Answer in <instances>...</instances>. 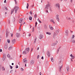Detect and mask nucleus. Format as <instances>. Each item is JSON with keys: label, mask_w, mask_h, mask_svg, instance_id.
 Here are the masks:
<instances>
[{"label": "nucleus", "mask_w": 75, "mask_h": 75, "mask_svg": "<svg viewBox=\"0 0 75 75\" xmlns=\"http://www.w3.org/2000/svg\"><path fill=\"white\" fill-rule=\"evenodd\" d=\"M37 22H36L35 23V27H37Z\"/></svg>", "instance_id": "39"}, {"label": "nucleus", "mask_w": 75, "mask_h": 75, "mask_svg": "<svg viewBox=\"0 0 75 75\" xmlns=\"http://www.w3.org/2000/svg\"><path fill=\"white\" fill-rule=\"evenodd\" d=\"M34 17L35 18H36V17H37V14H35V16H34Z\"/></svg>", "instance_id": "40"}, {"label": "nucleus", "mask_w": 75, "mask_h": 75, "mask_svg": "<svg viewBox=\"0 0 75 75\" xmlns=\"http://www.w3.org/2000/svg\"><path fill=\"white\" fill-rule=\"evenodd\" d=\"M13 34H11V37H13Z\"/></svg>", "instance_id": "55"}, {"label": "nucleus", "mask_w": 75, "mask_h": 75, "mask_svg": "<svg viewBox=\"0 0 75 75\" xmlns=\"http://www.w3.org/2000/svg\"><path fill=\"white\" fill-rule=\"evenodd\" d=\"M39 38L40 39H41V38H43V36H42V35L41 34L39 36Z\"/></svg>", "instance_id": "14"}, {"label": "nucleus", "mask_w": 75, "mask_h": 75, "mask_svg": "<svg viewBox=\"0 0 75 75\" xmlns=\"http://www.w3.org/2000/svg\"><path fill=\"white\" fill-rule=\"evenodd\" d=\"M32 31L33 32H34V27L33 28Z\"/></svg>", "instance_id": "42"}, {"label": "nucleus", "mask_w": 75, "mask_h": 75, "mask_svg": "<svg viewBox=\"0 0 75 75\" xmlns=\"http://www.w3.org/2000/svg\"><path fill=\"white\" fill-rule=\"evenodd\" d=\"M40 21V19H39V18H38V21Z\"/></svg>", "instance_id": "57"}, {"label": "nucleus", "mask_w": 75, "mask_h": 75, "mask_svg": "<svg viewBox=\"0 0 75 75\" xmlns=\"http://www.w3.org/2000/svg\"><path fill=\"white\" fill-rule=\"evenodd\" d=\"M16 43V39H13L12 40V44H14Z\"/></svg>", "instance_id": "7"}, {"label": "nucleus", "mask_w": 75, "mask_h": 75, "mask_svg": "<svg viewBox=\"0 0 75 75\" xmlns=\"http://www.w3.org/2000/svg\"><path fill=\"white\" fill-rule=\"evenodd\" d=\"M33 48H32L31 50V52H32V51H33Z\"/></svg>", "instance_id": "46"}, {"label": "nucleus", "mask_w": 75, "mask_h": 75, "mask_svg": "<svg viewBox=\"0 0 75 75\" xmlns=\"http://www.w3.org/2000/svg\"><path fill=\"white\" fill-rule=\"evenodd\" d=\"M67 71H69V67L68 66L67 67Z\"/></svg>", "instance_id": "28"}, {"label": "nucleus", "mask_w": 75, "mask_h": 75, "mask_svg": "<svg viewBox=\"0 0 75 75\" xmlns=\"http://www.w3.org/2000/svg\"><path fill=\"white\" fill-rule=\"evenodd\" d=\"M51 8V6L49 4H47L45 6V10H49Z\"/></svg>", "instance_id": "2"}, {"label": "nucleus", "mask_w": 75, "mask_h": 75, "mask_svg": "<svg viewBox=\"0 0 75 75\" xmlns=\"http://www.w3.org/2000/svg\"><path fill=\"white\" fill-rule=\"evenodd\" d=\"M4 9L5 10H7V7H5L4 8Z\"/></svg>", "instance_id": "38"}, {"label": "nucleus", "mask_w": 75, "mask_h": 75, "mask_svg": "<svg viewBox=\"0 0 75 75\" xmlns=\"http://www.w3.org/2000/svg\"><path fill=\"white\" fill-rule=\"evenodd\" d=\"M29 19L30 20H32V17L31 16H30L29 18Z\"/></svg>", "instance_id": "30"}, {"label": "nucleus", "mask_w": 75, "mask_h": 75, "mask_svg": "<svg viewBox=\"0 0 75 75\" xmlns=\"http://www.w3.org/2000/svg\"><path fill=\"white\" fill-rule=\"evenodd\" d=\"M51 21H52V23H53V24H55V23L54 22V20H53L52 19H51Z\"/></svg>", "instance_id": "23"}, {"label": "nucleus", "mask_w": 75, "mask_h": 75, "mask_svg": "<svg viewBox=\"0 0 75 75\" xmlns=\"http://www.w3.org/2000/svg\"><path fill=\"white\" fill-rule=\"evenodd\" d=\"M59 15H57L56 16V18L57 20L59 21Z\"/></svg>", "instance_id": "6"}, {"label": "nucleus", "mask_w": 75, "mask_h": 75, "mask_svg": "<svg viewBox=\"0 0 75 75\" xmlns=\"http://www.w3.org/2000/svg\"><path fill=\"white\" fill-rule=\"evenodd\" d=\"M19 30L20 31H21V27H20V28H19Z\"/></svg>", "instance_id": "54"}, {"label": "nucleus", "mask_w": 75, "mask_h": 75, "mask_svg": "<svg viewBox=\"0 0 75 75\" xmlns=\"http://www.w3.org/2000/svg\"><path fill=\"white\" fill-rule=\"evenodd\" d=\"M8 48V45L7 44H5V47H4V48L6 49V50H7V49Z\"/></svg>", "instance_id": "17"}, {"label": "nucleus", "mask_w": 75, "mask_h": 75, "mask_svg": "<svg viewBox=\"0 0 75 75\" xmlns=\"http://www.w3.org/2000/svg\"><path fill=\"white\" fill-rule=\"evenodd\" d=\"M16 35L17 37H20V33H17L16 34Z\"/></svg>", "instance_id": "11"}, {"label": "nucleus", "mask_w": 75, "mask_h": 75, "mask_svg": "<svg viewBox=\"0 0 75 75\" xmlns=\"http://www.w3.org/2000/svg\"><path fill=\"white\" fill-rule=\"evenodd\" d=\"M55 7L57 8L58 9H59V4H55Z\"/></svg>", "instance_id": "4"}, {"label": "nucleus", "mask_w": 75, "mask_h": 75, "mask_svg": "<svg viewBox=\"0 0 75 75\" xmlns=\"http://www.w3.org/2000/svg\"><path fill=\"white\" fill-rule=\"evenodd\" d=\"M25 51H26L27 52V53H28L29 52V51H30V48L29 47L26 48L25 49Z\"/></svg>", "instance_id": "8"}, {"label": "nucleus", "mask_w": 75, "mask_h": 75, "mask_svg": "<svg viewBox=\"0 0 75 75\" xmlns=\"http://www.w3.org/2000/svg\"><path fill=\"white\" fill-rule=\"evenodd\" d=\"M62 68V64H61L59 65V71H61V69Z\"/></svg>", "instance_id": "3"}, {"label": "nucleus", "mask_w": 75, "mask_h": 75, "mask_svg": "<svg viewBox=\"0 0 75 75\" xmlns=\"http://www.w3.org/2000/svg\"><path fill=\"white\" fill-rule=\"evenodd\" d=\"M29 6V4H28V3H27V6L26 7V8H27V9H28V7Z\"/></svg>", "instance_id": "24"}, {"label": "nucleus", "mask_w": 75, "mask_h": 75, "mask_svg": "<svg viewBox=\"0 0 75 75\" xmlns=\"http://www.w3.org/2000/svg\"><path fill=\"white\" fill-rule=\"evenodd\" d=\"M0 52H2V50L1 49H0Z\"/></svg>", "instance_id": "52"}, {"label": "nucleus", "mask_w": 75, "mask_h": 75, "mask_svg": "<svg viewBox=\"0 0 75 75\" xmlns=\"http://www.w3.org/2000/svg\"><path fill=\"white\" fill-rule=\"evenodd\" d=\"M71 42H73V43H75V40H71Z\"/></svg>", "instance_id": "27"}, {"label": "nucleus", "mask_w": 75, "mask_h": 75, "mask_svg": "<svg viewBox=\"0 0 75 75\" xmlns=\"http://www.w3.org/2000/svg\"><path fill=\"white\" fill-rule=\"evenodd\" d=\"M12 48H13V47L12 46H10L9 47V48H8V50H12Z\"/></svg>", "instance_id": "21"}, {"label": "nucleus", "mask_w": 75, "mask_h": 75, "mask_svg": "<svg viewBox=\"0 0 75 75\" xmlns=\"http://www.w3.org/2000/svg\"><path fill=\"white\" fill-rule=\"evenodd\" d=\"M40 57V56L39 55H38L37 56V58L38 59V58H39V57Z\"/></svg>", "instance_id": "49"}, {"label": "nucleus", "mask_w": 75, "mask_h": 75, "mask_svg": "<svg viewBox=\"0 0 75 75\" xmlns=\"http://www.w3.org/2000/svg\"><path fill=\"white\" fill-rule=\"evenodd\" d=\"M21 71H24V69L22 68H21Z\"/></svg>", "instance_id": "35"}, {"label": "nucleus", "mask_w": 75, "mask_h": 75, "mask_svg": "<svg viewBox=\"0 0 75 75\" xmlns=\"http://www.w3.org/2000/svg\"><path fill=\"white\" fill-rule=\"evenodd\" d=\"M23 62L24 64H27V59L25 58L23 59Z\"/></svg>", "instance_id": "5"}, {"label": "nucleus", "mask_w": 75, "mask_h": 75, "mask_svg": "<svg viewBox=\"0 0 75 75\" xmlns=\"http://www.w3.org/2000/svg\"><path fill=\"white\" fill-rule=\"evenodd\" d=\"M61 61H60L59 62V64H61Z\"/></svg>", "instance_id": "64"}, {"label": "nucleus", "mask_w": 75, "mask_h": 75, "mask_svg": "<svg viewBox=\"0 0 75 75\" xmlns=\"http://www.w3.org/2000/svg\"><path fill=\"white\" fill-rule=\"evenodd\" d=\"M74 37H75V35H73L72 37V39H74Z\"/></svg>", "instance_id": "41"}, {"label": "nucleus", "mask_w": 75, "mask_h": 75, "mask_svg": "<svg viewBox=\"0 0 75 75\" xmlns=\"http://www.w3.org/2000/svg\"><path fill=\"white\" fill-rule=\"evenodd\" d=\"M41 59H44V57H43V56H42V58H41Z\"/></svg>", "instance_id": "50"}, {"label": "nucleus", "mask_w": 75, "mask_h": 75, "mask_svg": "<svg viewBox=\"0 0 75 75\" xmlns=\"http://www.w3.org/2000/svg\"><path fill=\"white\" fill-rule=\"evenodd\" d=\"M70 56L71 57V58H72V57H73V55H72V54H71L70 55Z\"/></svg>", "instance_id": "43"}, {"label": "nucleus", "mask_w": 75, "mask_h": 75, "mask_svg": "<svg viewBox=\"0 0 75 75\" xmlns=\"http://www.w3.org/2000/svg\"><path fill=\"white\" fill-rule=\"evenodd\" d=\"M7 57H8V58H10L11 56H10V54H8L7 55Z\"/></svg>", "instance_id": "29"}, {"label": "nucleus", "mask_w": 75, "mask_h": 75, "mask_svg": "<svg viewBox=\"0 0 75 75\" xmlns=\"http://www.w3.org/2000/svg\"><path fill=\"white\" fill-rule=\"evenodd\" d=\"M44 28L45 29H47V26L45 25L44 26Z\"/></svg>", "instance_id": "37"}, {"label": "nucleus", "mask_w": 75, "mask_h": 75, "mask_svg": "<svg viewBox=\"0 0 75 75\" xmlns=\"http://www.w3.org/2000/svg\"><path fill=\"white\" fill-rule=\"evenodd\" d=\"M49 27L50 30H54V28L52 27L50 25Z\"/></svg>", "instance_id": "15"}, {"label": "nucleus", "mask_w": 75, "mask_h": 75, "mask_svg": "<svg viewBox=\"0 0 75 75\" xmlns=\"http://www.w3.org/2000/svg\"><path fill=\"white\" fill-rule=\"evenodd\" d=\"M28 36L30 37V36H31V33H30L29 34Z\"/></svg>", "instance_id": "47"}, {"label": "nucleus", "mask_w": 75, "mask_h": 75, "mask_svg": "<svg viewBox=\"0 0 75 75\" xmlns=\"http://www.w3.org/2000/svg\"><path fill=\"white\" fill-rule=\"evenodd\" d=\"M12 65H14V63H12Z\"/></svg>", "instance_id": "63"}, {"label": "nucleus", "mask_w": 75, "mask_h": 75, "mask_svg": "<svg viewBox=\"0 0 75 75\" xmlns=\"http://www.w3.org/2000/svg\"><path fill=\"white\" fill-rule=\"evenodd\" d=\"M45 11L46 12V13H47V14H48V9H47V10H45Z\"/></svg>", "instance_id": "36"}, {"label": "nucleus", "mask_w": 75, "mask_h": 75, "mask_svg": "<svg viewBox=\"0 0 75 75\" xmlns=\"http://www.w3.org/2000/svg\"><path fill=\"white\" fill-rule=\"evenodd\" d=\"M68 20H71V18H68Z\"/></svg>", "instance_id": "62"}, {"label": "nucleus", "mask_w": 75, "mask_h": 75, "mask_svg": "<svg viewBox=\"0 0 75 75\" xmlns=\"http://www.w3.org/2000/svg\"><path fill=\"white\" fill-rule=\"evenodd\" d=\"M31 7H34V5H32V6H31Z\"/></svg>", "instance_id": "60"}, {"label": "nucleus", "mask_w": 75, "mask_h": 75, "mask_svg": "<svg viewBox=\"0 0 75 75\" xmlns=\"http://www.w3.org/2000/svg\"><path fill=\"white\" fill-rule=\"evenodd\" d=\"M72 59H72V58H71V61H72H72H73V60H72Z\"/></svg>", "instance_id": "59"}, {"label": "nucleus", "mask_w": 75, "mask_h": 75, "mask_svg": "<svg viewBox=\"0 0 75 75\" xmlns=\"http://www.w3.org/2000/svg\"><path fill=\"white\" fill-rule=\"evenodd\" d=\"M18 10V7L15 6L13 8V9H12L11 11V14L13 13L14 11H15V13H17V11Z\"/></svg>", "instance_id": "1"}, {"label": "nucleus", "mask_w": 75, "mask_h": 75, "mask_svg": "<svg viewBox=\"0 0 75 75\" xmlns=\"http://www.w3.org/2000/svg\"><path fill=\"white\" fill-rule=\"evenodd\" d=\"M53 38H55L57 37V33H54L53 35Z\"/></svg>", "instance_id": "10"}, {"label": "nucleus", "mask_w": 75, "mask_h": 75, "mask_svg": "<svg viewBox=\"0 0 75 75\" xmlns=\"http://www.w3.org/2000/svg\"><path fill=\"white\" fill-rule=\"evenodd\" d=\"M6 59V55H4L3 56V61H4L5 59Z\"/></svg>", "instance_id": "19"}, {"label": "nucleus", "mask_w": 75, "mask_h": 75, "mask_svg": "<svg viewBox=\"0 0 75 75\" xmlns=\"http://www.w3.org/2000/svg\"><path fill=\"white\" fill-rule=\"evenodd\" d=\"M65 33H66V36H68V31L67 30H66Z\"/></svg>", "instance_id": "12"}, {"label": "nucleus", "mask_w": 75, "mask_h": 75, "mask_svg": "<svg viewBox=\"0 0 75 75\" xmlns=\"http://www.w3.org/2000/svg\"><path fill=\"white\" fill-rule=\"evenodd\" d=\"M1 38H0V42H1Z\"/></svg>", "instance_id": "58"}, {"label": "nucleus", "mask_w": 75, "mask_h": 75, "mask_svg": "<svg viewBox=\"0 0 75 75\" xmlns=\"http://www.w3.org/2000/svg\"><path fill=\"white\" fill-rule=\"evenodd\" d=\"M47 34H48V35H51V33H49L48 32H47L46 33Z\"/></svg>", "instance_id": "26"}, {"label": "nucleus", "mask_w": 75, "mask_h": 75, "mask_svg": "<svg viewBox=\"0 0 75 75\" xmlns=\"http://www.w3.org/2000/svg\"><path fill=\"white\" fill-rule=\"evenodd\" d=\"M59 30H58L56 31V33H57V34H58V33H59Z\"/></svg>", "instance_id": "22"}, {"label": "nucleus", "mask_w": 75, "mask_h": 75, "mask_svg": "<svg viewBox=\"0 0 75 75\" xmlns=\"http://www.w3.org/2000/svg\"><path fill=\"white\" fill-rule=\"evenodd\" d=\"M34 63V61L32 60L30 61V64L31 65H33Z\"/></svg>", "instance_id": "9"}, {"label": "nucleus", "mask_w": 75, "mask_h": 75, "mask_svg": "<svg viewBox=\"0 0 75 75\" xmlns=\"http://www.w3.org/2000/svg\"><path fill=\"white\" fill-rule=\"evenodd\" d=\"M57 43H58V41H56L55 43L53 44V45H57Z\"/></svg>", "instance_id": "20"}, {"label": "nucleus", "mask_w": 75, "mask_h": 75, "mask_svg": "<svg viewBox=\"0 0 75 75\" xmlns=\"http://www.w3.org/2000/svg\"><path fill=\"white\" fill-rule=\"evenodd\" d=\"M7 42L8 43H10V40L9 39H8L7 40Z\"/></svg>", "instance_id": "25"}, {"label": "nucleus", "mask_w": 75, "mask_h": 75, "mask_svg": "<svg viewBox=\"0 0 75 75\" xmlns=\"http://www.w3.org/2000/svg\"><path fill=\"white\" fill-rule=\"evenodd\" d=\"M2 71H4V70H5V69L4 68V67H3L2 68Z\"/></svg>", "instance_id": "34"}, {"label": "nucleus", "mask_w": 75, "mask_h": 75, "mask_svg": "<svg viewBox=\"0 0 75 75\" xmlns=\"http://www.w3.org/2000/svg\"><path fill=\"white\" fill-rule=\"evenodd\" d=\"M8 33H6V38L8 37Z\"/></svg>", "instance_id": "33"}, {"label": "nucleus", "mask_w": 75, "mask_h": 75, "mask_svg": "<svg viewBox=\"0 0 75 75\" xmlns=\"http://www.w3.org/2000/svg\"><path fill=\"white\" fill-rule=\"evenodd\" d=\"M37 40V38H35V40H34V43H35V42H36V40Z\"/></svg>", "instance_id": "31"}, {"label": "nucleus", "mask_w": 75, "mask_h": 75, "mask_svg": "<svg viewBox=\"0 0 75 75\" xmlns=\"http://www.w3.org/2000/svg\"><path fill=\"white\" fill-rule=\"evenodd\" d=\"M39 21L40 23H41V21H40V20Z\"/></svg>", "instance_id": "61"}, {"label": "nucleus", "mask_w": 75, "mask_h": 75, "mask_svg": "<svg viewBox=\"0 0 75 75\" xmlns=\"http://www.w3.org/2000/svg\"><path fill=\"white\" fill-rule=\"evenodd\" d=\"M10 68H11V69H13V67L11 66H10Z\"/></svg>", "instance_id": "45"}, {"label": "nucleus", "mask_w": 75, "mask_h": 75, "mask_svg": "<svg viewBox=\"0 0 75 75\" xmlns=\"http://www.w3.org/2000/svg\"><path fill=\"white\" fill-rule=\"evenodd\" d=\"M30 13L31 14H33V13H32V12L31 11H30Z\"/></svg>", "instance_id": "48"}, {"label": "nucleus", "mask_w": 75, "mask_h": 75, "mask_svg": "<svg viewBox=\"0 0 75 75\" xmlns=\"http://www.w3.org/2000/svg\"><path fill=\"white\" fill-rule=\"evenodd\" d=\"M47 54L49 57H50V52L49 51H47Z\"/></svg>", "instance_id": "16"}, {"label": "nucleus", "mask_w": 75, "mask_h": 75, "mask_svg": "<svg viewBox=\"0 0 75 75\" xmlns=\"http://www.w3.org/2000/svg\"><path fill=\"white\" fill-rule=\"evenodd\" d=\"M51 60L52 62H53L54 61V59H53V57H52L51 58Z\"/></svg>", "instance_id": "32"}, {"label": "nucleus", "mask_w": 75, "mask_h": 75, "mask_svg": "<svg viewBox=\"0 0 75 75\" xmlns=\"http://www.w3.org/2000/svg\"><path fill=\"white\" fill-rule=\"evenodd\" d=\"M37 50H39V47H38L37 49Z\"/></svg>", "instance_id": "56"}, {"label": "nucleus", "mask_w": 75, "mask_h": 75, "mask_svg": "<svg viewBox=\"0 0 75 75\" xmlns=\"http://www.w3.org/2000/svg\"><path fill=\"white\" fill-rule=\"evenodd\" d=\"M23 19L21 18L20 19V21H19V22L20 23H22V21H23Z\"/></svg>", "instance_id": "18"}, {"label": "nucleus", "mask_w": 75, "mask_h": 75, "mask_svg": "<svg viewBox=\"0 0 75 75\" xmlns=\"http://www.w3.org/2000/svg\"><path fill=\"white\" fill-rule=\"evenodd\" d=\"M73 58H72V59H74V58H75V57L74 56L73 57Z\"/></svg>", "instance_id": "53"}, {"label": "nucleus", "mask_w": 75, "mask_h": 75, "mask_svg": "<svg viewBox=\"0 0 75 75\" xmlns=\"http://www.w3.org/2000/svg\"><path fill=\"white\" fill-rule=\"evenodd\" d=\"M4 3H6V0H5V1H4Z\"/></svg>", "instance_id": "51"}, {"label": "nucleus", "mask_w": 75, "mask_h": 75, "mask_svg": "<svg viewBox=\"0 0 75 75\" xmlns=\"http://www.w3.org/2000/svg\"><path fill=\"white\" fill-rule=\"evenodd\" d=\"M16 68H18V66L17 65L16 66Z\"/></svg>", "instance_id": "44"}, {"label": "nucleus", "mask_w": 75, "mask_h": 75, "mask_svg": "<svg viewBox=\"0 0 75 75\" xmlns=\"http://www.w3.org/2000/svg\"><path fill=\"white\" fill-rule=\"evenodd\" d=\"M27 52L25 50L24 51L22 52V54H27Z\"/></svg>", "instance_id": "13"}]
</instances>
